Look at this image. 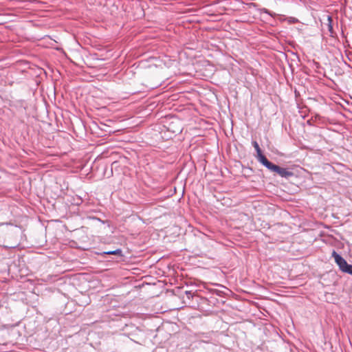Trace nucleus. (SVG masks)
<instances>
[{"label": "nucleus", "mask_w": 352, "mask_h": 352, "mask_svg": "<svg viewBox=\"0 0 352 352\" xmlns=\"http://www.w3.org/2000/svg\"><path fill=\"white\" fill-rule=\"evenodd\" d=\"M263 166L272 172L276 173L282 177L289 178L294 175L292 172L288 170L287 168L274 164L269 160Z\"/></svg>", "instance_id": "1"}, {"label": "nucleus", "mask_w": 352, "mask_h": 352, "mask_svg": "<svg viewBox=\"0 0 352 352\" xmlns=\"http://www.w3.org/2000/svg\"><path fill=\"white\" fill-rule=\"evenodd\" d=\"M332 256L334 258L335 262L338 265L340 270L343 272V270H344L349 265L346 260L335 250L332 252Z\"/></svg>", "instance_id": "2"}, {"label": "nucleus", "mask_w": 352, "mask_h": 352, "mask_svg": "<svg viewBox=\"0 0 352 352\" xmlns=\"http://www.w3.org/2000/svg\"><path fill=\"white\" fill-rule=\"evenodd\" d=\"M252 146H254V148H255L256 151V158L258 160V161L262 164L263 165H264L267 161L268 160L267 159V157L262 153V151L258 144V142L256 141H253L252 142Z\"/></svg>", "instance_id": "3"}, {"label": "nucleus", "mask_w": 352, "mask_h": 352, "mask_svg": "<svg viewBox=\"0 0 352 352\" xmlns=\"http://www.w3.org/2000/svg\"><path fill=\"white\" fill-rule=\"evenodd\" d=\"M324 24H325L326 28L328 32L326 34H328L329 36L336 37L337 36V34L333 30V24L334 23H324Z\"/></svg>", "instance_id": "4"}, {"label": "nucleus", "mask_w": 352, "mask_h": 352, "mask_svg": "<svg viewBox=\"0 0 352 352\" xmlns=\"http://www.w3.org/2000/svg\"><path fill=\"white\" fill-rule=\"evenodd\" d=\"M104 253L105 254H117V255L121 256L122 255V250L120 249H117L116 250L109 251V252H104Z\"/></svg>", "instance_id": "5"}, {"label": "nucleus", "mask_w": 352, "mask_h": 352, "mask_svg": "<svg viewBox=\"0 0 352 352\" xmlns=\"http://www.w3.org/2000/svg\"><path fill=\"white\" fill-rule=\"evenodd\" d=\"M343 272L352 275V265L349 264L347 267L343 270Z\"/></svg>", "instance_id": "6"}, {"label": "nucleus", "mask_w": 352, "mask_h": 352, "mask_svg": "<svg viewBox=\"0 0 352 352\" xmlns=\"http://www.w3.org/2000/svg\"><path fill=\"white\" fill-rule=\"evenodd\" d=\"M186 294L188 298H190L192 297V294L190 291H186Z\"/></svg>", "instance_id": "7"}, {"label": "nucleus", "mask_w": 352, "mask_h": 352, "mask_svg": "<svg viewBox=\"0 0 352 352\" xmlns=\"http://www.w3.org/2000/svg\"><path fill=\"white\" fill-rule=\"evenodd\" d=\"M324 16H325L327 19V21H329V22H331L332 21V19H331V16L327 14H324Z\"/></svg>", "instance_id": "8"}, {"label": "nucleus", "mask_w": 352, "mask_h": 352, "mask_svg": "<svg viewBox=\"0 0 352 352\" xmlns=\"http://www.w3.org/2000/svg\"><path fill=\"white\" fill-rule=\"evenodd\" d=\"M287 22L291 23V22H299V21L298 20L293 19V20H289Z\"/></svg>", "instance_id": "9"}, {"label": "nucleus", "mask_w": 352, "mask_h": 352, "mask_svg": "<svg viewBox=\"0 0 352 352\" xmlns=\"http://www.w3.org/2000/svg\"><path fill=\"white\" fill-rule=\"evenodd\" d=\"M185 22H188V23H190V22H192V21L190 20H187ZM195 22H199V21H196Z\"/></svg>", "instance_id": "10"}, {"label": "nucleus", "mask_w": 352, "mask_h": 352, "mask_svg": "<svg viewBox=\"0 0 352 352\" xmlns=\"http://www.w3.org/2000/svg\"><path fill=\"white\" fill-rule=\"evenodd\" d=\"M322 31L324 32L325 31L324 27L322 25Z\"/></svg>", "instance_id": "11"}, {"label": "nucleus", "mask_w": 352, "mask_h": 352, "mask_svg": "<svg viewBox=\"0 0 352 352\" xmlns=\"http://www.w3.org/2000/svg\"><path fill=\"white\" fill-rule=\"evenodd\" d=\"M278 20H279V21H285V19H282L281 17H280V18H279V19H278Z\"/></svg>", "instance_id": "12"}]
</instances>
